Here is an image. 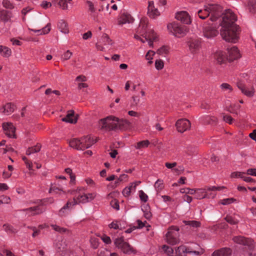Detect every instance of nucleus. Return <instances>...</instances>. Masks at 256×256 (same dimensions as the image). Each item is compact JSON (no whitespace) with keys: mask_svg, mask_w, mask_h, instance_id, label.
<instances>
[{"mask_svg":"<svg viewBox=\"0 0 256 256\" xmlns=\"http://www.w3.org/2000/svg\"><path fill=\"white\" fill-rule=\"evenodd\" d=\"M206 10L211 14L212 21H216L220 16V34L222 38L228 42L236 43L238 38L239 27L235 24L236 20V14L230 10H226L222 14V7L218 4H208Z\"/></svg>","mask_w":256,"mask_h":256,"instance_id":"obj_1","label":"nucleus"},{"mask_svg":"<svg viewBox=\"0 0 256 256\" xmlns=\"http://www.w3.org/2000/svg\"><path fill=\"white\" fill-rule=\"evenodd\" d=\"M96 141L90 136H86L82 137L80 138H74L71 140L69 144L70 146L78 150H84L92 146Z\"/></svg>","mask_w":256,"mask_h":256,"instance_id":"obj_2","label":"nucleus"},{"mask_svg":"<svg viewBox=\"0 0 256 256\" xmlns=\"http://www.w3.org/2000/svg\"><path fill=\"white\" fill-rule=\"evenodd\" d=\"M167 28L170 34L178 38L184 36L188 32L186 26H182L176 22L168 24Z\"/></svg>","mask_w":256,"mask_h":256,"instance_id":"obj_3","label":"nucleus"},{"mask_svg":"<svg viewBox=\"0 0 256 256\" xmlns=\"http://www.w3.org/2000/svg\"><path fill=\"white\" fill-rule=\"evenodd\" d=\"M179 228L176 226H172L166 234V240L170 244L174 245L179 243Z\"/></svg>","mask_w":256,"mask_h":256,"instance_id":"obj_4","label":"nucleus"},{"mask_svg":"<svg viewBox=\"0 0 256 256\" xmlns=\"http://www.w3.org/2000/svg\"><path fill=\"white\" fill-rule=\"evenodd\" d=\"M162 248L163 250L170 256H181L183 254H190L192 252L190 248H188L184 245L178 246L176 250L175 253H174L173 249L168 246L164 245Z\"/></svg>","mask_w":256,"mask_h":256,"instance_id":"obj_5","label":"nucleus"},{"mask_svg":"<svg viewBox=\"0 0 256 256\" xmlns=\"http://www.w3.org/2000/svg\"><path fill=\"white\" fill-rule=\"evenodd\" d=\"M114 244L116 248L120 249L124 254H136V251L128 242L124 241L123 238H116Z\"/></svg>","mask_w":256,"mask_h":256,"instance_id":"obj_6","label":"nucleus"},{"mask_svg":"<svg viewBox=\"0 0 256 256\" xmlns=\"http://www.w3.org/2000/svg\"><path fill=\"white\" fill-rule=\"evenodd\" d=\"M116 117L110 116L102 119L99 122V126L101 129H104L108 130H116L115 121Z\"/></svg>","mask_w":256,"mask_h":256,"instance_id":"obj_7","label":"nucleus"},{"mask_svg":"<svg viewBox=\"0 0 256 256\" xmlns=\"http://www.w3.org/2000/svg\"><path fill=\"white\" fill-rule=\"evenodd\" d=\"M232 240L238 244L247 246L250 250L254 248V242L250 238L242 236H236L232 238Z\"/></svg>","mask_w":256,"mask_h":256,"instance_id":"obj_8","label":"nucleus"},{"mask_svg":"<svg viewBox=\"0 0 256 256\" xmlns=\"http://www.w3.org/2000/svg\"><path fill=\"white\" fill-rule=\"evenodd\" d=\"M175 125L178 132H184L190 128V122L186 118H182L178 120Z\"/></svg>","mask_w":256,"mask_h":256,"instance_id":"obj_9","label":"nucleus"},{"mask_svg":"<svg viewBox=\"0 0 256 256\" xmlns=\"http://www.w3.org/2000/svg\"><path fill=\"white\" fill-rule=\"evenodd\" d=\"M175 18L182 23L188 24L191 23L190 16L186 11H180L176 13Z\"/></svg>","mask_w":256,"mask_h":256,"instance_id":"obj_10","label":"nucleus"},{"mask_svg":"<svg viewBox=\"0 0 256 256\" xmlns=\"http://www.w3.org/2000/svg\"><path fill=\"white\" fill-rule=\"evenodd\" d=\"M148 14L150 18L152 19L156 18L160 14L158 9L154 6V1L148 2Z\"/></svg>","mask_w":256,"mask_h":256,"instance_id":"obj_11","label":"nucleus"},{"mask_svg":"<svg viewBox=\"0 0 256 256\" xmlns=\"http://www.w3.org/2000/svg\"><path fill=\"white\" fill-rule=\"evenodd\" d=\"M228 56H226L227 60L230 62H232L240 57V54L238 48L233 46L228 48Z\"/></svg>","mask_w":256,"mask_h":256,"instance_id":"obj_12","label":"nucleus"},{"mask_svg":"<svg viewBox=\"0 0 256 256\" xmlns=\"http://www.w3.org/2000/svg\"><path fill=\"white\" fill-rule=\"evenodd\" d=\"M2 128L4 132V134L8 138H14L15 135V128L12 123H4L2 124Z\"/></svg>","mask_w":256,"mask_h":256,"instance_id":"obj_13","label":"nucleus"},{"mask_svg":"<svg viewBox=\"0 0 256 256\" xmlns=\"http://www.w3.org/2000/svg\"><path fill=\"white\" fill-rule=\"evenodd\" d=\"M148 24V20L146 18L141 19L136 32L144 37L148 32V30H147Z\"/></svg>","mask_w":256,"mask_h":256,"instance_id":"obj_14","label":"nucleus"},{"mask_svg":"<svg viewBox=\"0 0 256 256\" xmlns=\"http://www.w3.org/2000/svg\"><path fill=\"white\" fill-rule=\"evenodd\" d=\"M237 86L242 92L247 96L252 97L254 96V90L253 87L248 88L240 82H238Z\"/></svg>","mask_w":256,"mask_h":256,"instance_id":"obj_15","label":"nucleus"},{"mask_svg":"<svg viewBox=\"0 0 256 256\" xmlns=\"http://www.w3.org/2000/svg\"><path fill=\"white\" fill-rule=\"evenodd\" d=\"M134 20V19L130 14L124 12L120 15L118 20V24L122 26L124 24L132 23Z\"/></svg>","mask_w":256,"mask_h":256,"instance_id":"obj_16","label":"nucleus"},{"mask_svg":"<svg viewBox=\"0 0 256 256\" xmlns=\"http://www.w3.org/2000/svg\"><path fill=\"white\" fill-rule=\"evenodd\" d=\"M21 211L26 212V214L28 216H32L39 214L43 212V210L39 206H36L26 209H23Z\"/></svg>","mask_w":256,"mask_h":256,"instance_id":"obj_17","label":"nucleus"},{"mask_svg":"<svg viewBox=\"0 0 256 256\" xmlns=\"http://www.w3.org/2000/svg\"><path fill=\"white\" fill-rule=\"evenodd\" d=\"M78 204V202L74 198H73L72 201L70 202L68 201L66 205H64L62 208H61L58 214L60 216H65L66 215V210L67 209H70L72 208V206Z\"/></svg>","mask_w":256,"mask_h":256,"instance_id":"obj_18","label":"nucleus"},{"mask_svg":"<svg viewBox=\"0 0 256 256\" xmlns=\"http://www.w3.org/2000/svg\"><path fill=\"white\" fill-rule=\"evenodd\" d=\"M193 195L194 198L196 199H202L207 196V192H208L207 190V188H196L195 190L193 189Z\"/></svg>","mask_w":256,"mask_h":256,"instance_id":"obj_19","label":"nucleus"},{"mask_svg":"<svg viewBox=\"0 0 256 256\" xmlns=\"http://www.w3.org/2000/svg\"><path fill=\"white\" fill-rule=\"evenodd\" d=\"M214 59L220 64L224 63L227 60V58L224 52L218 50L216 51L214 54Z\"/></svg>","mask_w":256,"mask_h":256,"instance_id":"obj_20","label":"nucleus"},{"mask_svg":"<svg viewBox=\"0 0 256 256\" xmlns=\"http://www.w3.org/2000/svg\"><path fill=\"white\" fill-rule=\"evenodd\" d=\"M232 254V250L230 248H224L215 250L212 254V256H230Z\"/></svg>","mask_w":256,"mask_h":256,"instance_id":"obj_21","label":"nucleus"},{"mask_svg":"<svg viewBox=\"0 0 256 256\" xmlns=\"http://www.w3.org/2000/svg\"><path fill=\"white\" fill-rule=\"evenodd\" d=\"M62 120L66 122L74 124L77 122V118L74 115V110H70L68 112L66 116L63 118Z\"/></svg>","mask_w":256,"mask_h":256,"instance_id":"obj_22","label":"nucleus"},{"mask_svg":"<svg viewBox=\"0 0 256 256\" xmlns=\"http://www.w3.org/2000/svg\"><path fill=\"white\" fill-rule=\"evenodd\" d=\"M114 122L116 124V130H121L125 128L128 124V122L126 120L120 119L116 117Z\"/></svg>","mask_w":256,"mask_h":256,"instance_id":"obj_23","label":"nucleus"},{"mask_svg":"<svg viewBox=\"0 0 256 256\" xmlns=\"http://www.w3.org/2000/svg\"><path fill=\"white\" fill-rule=\"evenodd\" d=\"M15 108V106L12 103H8L6 104L2 108L0 109V112L8 115L14 112Z\"/></svg>","mask_w":256,"mask_h":256,"instance_id":"obj_24","label":"nucleus"},{"mask_svg":"<svg viewBox=\"0 0 256 256\" xmlns=\"http://www.w3.org/2000/svg\"><path fill=\"white\" fill-rule=\"evenodd\" d=\"M48 192L58 194L59 196H60L63 194H65V192L63 190V189L62 188L58 187L55 184L52 183L50 184Z\"/></svg>","mask_w":256,"mask_h":256,"instance_id":"obj_25","label":"nucleus"},{"mask_svg":"<svg viewBox=\"0 0 256 256\" xmlns=\"http://www.w3.org/2000/svg\"><path fill=\"white\" fill-rule=\"evenodd\" d=\"M218 34V31L214 29L211 28H206L204 32V35L206 38H212L216 36Z\"/></svg>","mask_w":256,"mask_h":256,"instance_id":"obj_26","label":"nucleus"},{"mask_svg":"<svg viewBox=\"0 0 256 256\" xmlns=\"http://www.w3.org/2000/svg\"><path fill=\"white\" fill-rule=\"evenodd\" d=\"M58 26L60 31L64 34H68V28L67 23L64 20L59 21Z\"/></svg>","mask_w":256,"mask_h":256,"instance_id":"obj_27","label":"nucleus"},{"mask_svg":"<svg viewBox=\"0 0 256 256\" xmlns=\"http://www.w3.org/2000/svg\"><path fill=\"white\" fill-rule=\"evenodd\" d=\"M12 54L10 48L7 46H0V54L4 57L8 58Z\"/></svg>","mask_w":256,"mask_h":256,"instance_id":"obj_28","label":"nucleus"},{"mask_svg":"<svg viewBox=\"0 0 256 256\" xmlns=\"http://www.w3.org/2000/svg\"><path fill=\"white\" fill-rule=\"evenodd\" d=\"M11 18V13L7 10H2L0 12V20L4 22L9 21Z\"/></svg>","mask_w":256,"mask_h":256,"instance_id":"obj_29","label":"nucleus"},{"mask_svg":"<svg viewBox=\"0 0 256 256\" xmlns=\"http://www.w3.org/2000/svg\"><path fill=\"white\" fill-rule=\"evenodd\" d=\"M170 48L168 46H164L159 48L156 52V54L162 56L166 57L169 53Z\"/></svg>","mask_w":256,"mask_h":256,"instance_id":"obj_30","label":"nucleus"},{"mask_svg":"<svg viewBox=\"0 0 256 256\" xmlns=\"http://www.w3.org/2000/svg\"><path fill=\"white\" fill-rule=\"evenodd\" d=\"M144 38H146V40H148V39H151L156 41L158 38V36L154 30H150L148 33L144 36Z\"/></svg>","mask_w":256,"mask_h":256,"instance_id":"obj_31","label":"nucleus"},{"mask_svg":"<svg viewBox=\"0 0 256 256\" xmlns=\"http://www.w3.org/2000/svg\"><path fill=\"white\" fill-rule=\"evenodd\" d=\"M248 6L250 12L255 13L256 12V0H248Z\"/></svg>","mask_w":256,"mask_h":256,"instance_id":"obj_32","label":"nucleus"},{"mask_svg":"<svg viewBox=\"0 0 256 256\" xmlns=\"http://www.w3.org/2000/svg\"><path fill=\"white\" fill-rule=\"evenodd\" d=\"M50 30V23H48L46 24V26L43 28L41 30H32L35 32H40V34H48Z\"/></svg>","mask_w":256,"mask_h":256,"instance_id":"obj_33","label":"nucleus"},{"mask_svg":"<svg viewBox=\"0 0 256 256\" xmlns=\"http://www.w3.org/2000/svg\"><path fill=\"white\" fill-rule=\"evenodd\" d=\"M102 42L104 44V46H110L112 45V40L110 38L108 35L106 34H103L102 39Z\"/></svg>","mask_w":256,"mask_h":256,"instance_id":"obj_34","label":"nucleus"},{"mask_svg":"<svg viewBox=\"0 0 256 256\" xmlns=\"http://www.w3.org/2000/svg\"><path fill=\"white\" fill-rule=\"evenodd\" d=\"M150 144V142L148 140L140 141L136 143V144L135 146V148L136 149H140L147 148Z\"/></svg>","mask_w":256,"mask_h":256,"instance_id":"obj_35","label":"nucleus"},{"mask_svg":"<svg viewBox=\"0 0 256 256\" xmlns=\"http://www.w3.org/2000/svg\"><path fill=\"white\" fill-rule=\"evenodd\" d=\"M132 192H134L133 188L131 187V185L130 184L128 186L123 189L122 194L124 197H128L130 196Z\"/></svg>","mask_w":256,"mask_h":256,"instance_id":"obj_36","label":"nucleus"},{"mask_svg":"<svg viewBox=\"0 0 256 256\" xmlns=\"http://www.w3.org/2000/svg\"><path fill=\"white\" fill-rule=\"evenodd\" d=\"M198 15L200 18L204 20L208 16H210V12L206 10V8L204 10H199L197 12Z\"/></svg>","mask_w":256,"mask_h":256,"instance_id":"obj_37","label":"nucleus"},{"mask_svg":"<svg viewBox=\"0 0 256 256\" xmlns=\"http://www.w3.org/2000/svg\"><path fill=\"white\" fill-rule=\"evenodd\" d=\"M78 202V204L79 203H86L88 202V197L86 194L79 195L76 198H74Z\"/></svg>","mask_w":256,"mask_h":256,"instance_id":"obj_38","label":"nucleus"},{"mask_svg":"<svg viewBox=\"0 0 256 256\" xmlns=\"http://www.w3.org/2000/svg\"><path fill=\"white\" fill-rule=\"evenodd\" d=\"M220 86L221 90L224 92L228 91V92H230L232 90V87L228 83H222Z\"/></svg>","mask_w":256,"mask_h":256,"instance_id":"obj_39","label":"nucleus"},{"mask_svg":"<svg viewBox=\"0 0 256 256\" xmlns=\"http://www.w3.org/2000/svg\"><path fill=\"white\" fill-rule=\"evenodd\" d=\"M195 250H193V254L198 256L202 254L204 252V250L201 248L198 244H195V246L193 248Z\"/></svg>","mask_w":256,"mask_h":256,"instance_id":"obj_40","label":"nucleus"},{"mask_svg":"<svg viewBox=\"0 0 256 256\" xmlns=\"http://www.w3.org/2000/svg\"><path fill=\"white\" fill-rule=\"evenodd\" d=\"M3 229L8 233H15L17 232V230L16 229L14 228L12 226L8 224H4Z\"/></svg>","mask_w":256,"mask_h":256,"instance_id":"obj_41","label":"nucleus"},{"mask_svg":"<svg viewBox=\"0 0 256 256\" xmlns=\"http://www.w3.org/2000/svg\"><path fill=\"white\" fill-rule=\"evenodd\" d=\"M51 226L55 231L60 233H64L68 231V230L66 228L60 227V226L56 224H51Z\"/></svg>","mask_w":256,"mask_h":256,"instance_id":"obj_42","label":"nucleus"},{"mask_svg":"<svg viewBox=\"0 0 256 256\" xmlns=\"http://www.w3.org/2000/svg\"><path fill=\"white\" fill-rule=\"evenodd\" d=\"M2 4L4 7L8 9H12L14 8V4L9 0H3Z\"/></svg>","mask_w":256,"mask_h":256,"instance_id":"obj_43","label":"nucleus"},{"mask_svg":"<svg viewBox=\"0 0 256 256\" xmlns=\"http://www.w3.org/2000/svg\"><path fill=\"white\" fill-rule=\"evenodd\" d=\"M138 194L139 197L142 202H146L148 200V196L143 190H139Z\"/></svg>","mask_w":256,"mask_h":256,"instance_id":"obj_44","label":"nucleus"},{"mask_svg":"<svg viewBox=\"0 0 256 256\" xmlns=\"http://www.w3.org/2000/svg\"><path fill=\"white\" fill-rule=\"evenodd\" d=\"M176 164H177L176 162H174L172 163L166 162L165 164V166L168 168L172 169V170L175 172H178L179 170L176 168H174Z\"/></svg>","mask_w":256,"mask_h":256,"instance_id":"obj_45","label":"nucleus"},{"mask_svg":"<svg viewBox=\"0 0 256 256\" xmlns=\"http://www.w3.org/2000/svg\"><path fill=\"white\" fill-rule=\"evenodd\" d=\"M72 55V52L69 50L66 51L62 55L61 59L62 60H69Z\"/></svg>","mask_w":256,"mask_h":256,"instance_id":"obj_46","label":"nucleus"},{"mask_svg":"<svg viewBox=\"0 0 256 256\" xmlns=\"http://www.w3.org/2000/svg\"><path fill=\"white\" fill-rule=\"evenodd\" d=\"M164 63L161 60H157L155 62V67L157 70H160L164 68Z\"/></svg>","mask_w":256,"mask_h":256,"instance_id":"obj_47","label":"nucleus"},{"mask_svg":"<svg viewBox=\"0 0 256 256\" xmlns=\"http://www.w3.org/2000/svg\"><path fill=\"white\" fill-rule=\"evenodd\" d=\"M245 174L244 172H235L232 173L231 176L232 178H240L243 180Z\"/></svg>","mask_w":256,"mask_h":256,"instance_id":"obj_48","label":"nucleus"},{"mask_svg":"<svg viewBox=\"0 0 256 256\" xmlns=\"http://www.w3.org/2000/svg\"><path fill=\"white\" fill-rule=\"evenodd\" d=\"M69 2L72 1V0H68ZM58 6L60 8H61L63 10H67L68 6V2L67 0H60L59 2L58 3Z\"/></svg>","mask_w":256,"mask_h":256,"instance_id":"obj_49","label":"nucleus"},{"mask_svg":"<svg viewBox=\"0 0 256 256\" xmlns=\"http://www.w3.org/2000/svg\"><path fill=\"white\" fill-rule=\"evenodd\" d=\"M40 150V148L39 146L32 147L29 148L26 152L27 155H30L32 154L37 152Z\"/></svg>","mask_w":256,"mask_h":256,"instance_id":"obj_50","label":"nucleus"},{"mask_svg":"<svg viewBox=\"0 0 256 256\" xmlns=\"http://www.w3.org/2000/svg\"><path fill=\"white\" fill-rule=\"evenodd\" d=\"M154 187L158 190H160L163 188L162 180L158 179L154 184Z\"/></svg>","mask_w":256,"mask_h":256,"instance_id":"obj_51","label":"nucleus"},{"mask_svg":"<svg viewBox=\"0 0 256 256\" xmlns=\"http://www.w3.org/2000/svg\"><path fill=\"white\" fill-rule=\"evenodd\" d=\"M156 52L152 50H149L146 55V58L147 60H149L148 62L150 64L152 63V61L151 60L152 59V56L154 55Z\"/></svg>","mask_w":256,"mask_h":256,"instance_id":"obj_52","label":"nucleus"},{"mask_svg":"<svg viewBox=\"0 0 256 256\" xmlns=\"http://www.w3.org/2000/svg\"><path fill=\"white\" fill-rule=\"evenodd\" d=\"M225 220L228 223L231 224H236L238 223V220L231 216H226Z\"/></svg>","mask_w":256,"mask_h":256,"instance_id":"obj_53","label":"nucleus"},{"mask_svg":"<svg viewBox=\"0 0 256 256\" xmlns=\"http://www.w3.org/2000/svg\"><path fill=\"white\" fill-rule=\"evenodd\" d=\"M224 186H208L207 187V190L208 191H216V190H221L223 188H224Z\"/></svg>","mask_w":256,"mask_h":256,"instance_id":"obj_54","label":"nucleus"},{"mask_svg":"<svg viewBox=\"0 0 256 256\" xmlns=\"http://www.w3.org/2000/svg\"><path fill=\"white\" fill-rule=\"evenodd\" d=\"M223 120L224 122L229 124H232L234 121V119L229 115H224Z\"/></svg>","mask_w":256,"mask_h":256,"instance_id":"obj_55","label":"nucleus"},{"mask_svg":"<svg viewBox=\"0 0 256 256\" xmlns=\"http://www.w3.org/2000/svg\"><path fill=\"white\" fill-rule=\"evenodd\" d=\"M100 238H101L102 240L103 241V242L106 244H110L112 242L110 238L106 234L102 235L100 237Z\"/></svg>","mask_w":256,"mask_h":256,"instance_id":"obj_56","label":"nucleus"},{"mask_svg":"<svg viewBox=\"0 0 256 256\" xmlns=\"http://www.w3.org/2000/svg\"><path fill=\"white\" fill-rule=\"evenodd\" d=\"M200 47V42L198 40H195L193 42V52H194V50H198Z\"/></svg>","mask_w":256,"mask_h":256,"instance_id":"obj_57","label":"nucleus"},{"mask_svg":"<svg viewBox=\"0 0 256 256\" xmlns=\"http://www.w3.org/2000/svg\"><path fill=\"white\" fill-rule=\"evenodd\" d=\"M234 202V199L232 198H225L221 200L220 204L222 205H226L232 204Z\"/></svg>","mask_w":256,"mask_h":256,"instance_id":"obj_58","label":"nucleus"},{"mask_svg":"<svg viewBox=\"0 0 256 256\" xmlns=\"http://www.w3.org/2000/svg\"><path fill=\"white\" fill-rule=\"evenodd\" d=\"M110 204L114 208H115L116 210H118L120 209L119 204L118 200H112L110 202Z\"/></svg>","mask_w":256,"mask_h":256,"instance_id":"obj_59","label":"nucleus"},{"mask_svg":"<svg viewBox=\"0 0 256 256\" xmlns=\"http://www.w3.org/2000/svg\"><path fill=\"white\" fill-rule=\"evenodd\" d=\"M192 190L189 188H182L180 190V192L182 194H191Z\"/></svg>","mask_w":256,"mask_h":256,"instance_id":"obj_60","label":"nucleus"},{"mask_svg":"<svg viewBox=\"0 0 256 256\" xmlns=\"http://www.w3.org/2000/svg\"><path fill=\"white\" fill-rule=\"evenodd\" d=\"M246 174L248 175L256 176V168H248L247 170Z\"/></svg>","mask_w":256,"mask_h":256,"instance_id":"obj_61","label":"nucleus"},{"mask_svg":"<svg viewBox=\"0 0 256 256\" xmlns=\"http://www.w3.org/2000/svg\"><path fill=\"white\" fill-rule=\"evenodd\" d=\"M86 3L88 5L89 10L92 12H95V8L92 2L90 1H87Z\"/></svg>","mask_w":256,"mask_h":256,"instance_id":"obj_62","label":"nucleus"},{"mask_svg":"<svg viewBox=\"0 0 256 256\" xmlns=\"http://www.w3.org/2000/svg\"><path fill=\"white\" fill-rule=\"evenodd\" d=\"M128 178V176L126 174H122L118 178V180L120 182H123L127 180Z\"/></svg>","mask_w":256,"mask_h":256,"instance_id":"obj_63","label":"nucleus"},{"mask_svg":"<svg viewBox=\"0 0 256 256\" xmlns=\"http://www.w3.org/2000/svg\"><path fill=\"white\" fill-rule=\"evenodd\" d=\"M184 200L186 202L190 204L192 201V198L191 196L188 194H184L183 196Z\"/></svg>","mask_w":256,"mask_h":256,"instance_id":"obj_64","label":"nucleus"}]
</instances>
